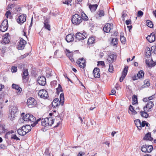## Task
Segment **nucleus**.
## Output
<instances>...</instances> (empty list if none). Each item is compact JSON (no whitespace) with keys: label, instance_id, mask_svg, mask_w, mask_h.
<instances>
[{"label":"nucleus","instance_id":"1","mask_svg":"<svg viewBox=\"0 0 156 156\" xmlns=\"http://www.w3.org/2000/svg\"><path fill=\"white\" fill-rule=\"evenodd\" d=\"M59 101L58 98L55 99L52 103V106L55 108H58V106L61 105V106L63 105L64 97V94L63 93H62L60 96Z\"/></svg>","mask_w":156,"mask_h":156},{"label":"nucleus","instance_id":"2","mask_svg":"<svg viewBox=\"0 0 156 156\" xmlns=\"http://www.w3.org/2000/svg\"><path fill=\"white\" fill-rule=\"evenodd\" d=\"M31 129L30 126V125H27L25 126H23L21 129H19L17 130L18 133L20 135L24 136L30 131Z\"/></svg>","mask_w":156,"mask_h":156},{"label":"nucleus","instance_id":"3","mask_svg":"<svg viewBox=\"0 0 156 156\" xmlns=\"http://www.w3.org/2000/svg\"><path fill=\"white\" fill-rule=\"evenodd\" d=\"M82 21V18L78 14H76L72 16L71 21L73 24L78 25Z\"/></svg>","mask_w":156,"mask_h":156},{"label":"nucleus","instance_id":"4","mask_svg":"<svg viewBox=\"0 0 156 156\" xmlns=\"http://www.w3.org/2000/svg\"><path fill=\"white\" fill-rule=\"evenodd\" d=\"M18 112L17 107L15 106H12L10 111L9 115V118L11 120H12L15 117L16 114Z\"/></svg>","mask_w":156,"mask_h":156},{"label":"nucleus","instance_id":"5","mask_svg":"<svg viewBox=\"0 0 156 156\" xmlns=\"http://www.w3.org/2000/svg\"><path fill=\"white\" fill-rule=\"evenodd\" d=\"M76 42L82 41L85 39L87 37V34L86 33L83 32L77 33L74 35Z\"/></svg>","mask_w":156,"mask_h":156},{"label":"nucleus","instance_id":"6","mask_svg":"<svg viewBox=\"0 0 156 156\" xmlns=\"http://www.w3.org/2000/svg\"><path fill=\"white\" fill-rule=\"evenodd\" d=\"M8 28V20H4L2 22L0 27V30L2 32L5 31Z\"/></svg>","mask_w":156,"mask_h":156},{"label":"nucleus","instance_id":"7","mask_svg":"<svg viewBox=\"0 0 156 156\" xmlns=\"http://www.w3.org/2000/svg\"><path fill=\"white\" fill-rule=\"evenodd\" d=\"M37 104V101L33 98L30 97L28 99L27 101V105L30 108L34 107Z\"/></svg>","mask_w":156,"mask_h":156},{"label":"nucleus","instance_id":"8","mask_svg":"<svg viewBox=\"0 0 156 156\" xmlns=\"http://www.w3.org/2000/svg\"><path fill=\"white\" fill-rule=\"evenodd\" d=\"M38 96L41 98L43 99L47 98L48 97L47 92L44 89L41 90L38 93Z\"/></svg>","mask_w":156,"mask_h":156},{"label":"nucleus","instance_id":"9","mask_svg":"<svg viewBox=\"0 0 156 156\" xmlns=\"http://www.w3.org/2000/svg\"><path fill=\"white\" fill-rule=\"evenodd\" d=\"M112 25V23H106L103 28V30L107 33L111 32L113 28Z\"/></svg>","mask_w":156,"mask_h":156},{"label":"nucleus","instance_id":"10","mask_svg":"<svg viewBox=\"0 0 156 156\" xmlns=\"http://www.w3.org/2000/svg\"><path fill=\"white\" fill-rule=\"evenodd\" d=\"M154 105L152 101H149L147 103L146 106L144 108V110L147 112H150Z\"/></svg>","mask_w":156,"mask_h":156},{"label":"nucleus","instance_id":"11","mask_svg":"<svg viewBox=\"0 0 156 156\" xmlns=\"http://www.w3.org/2000/svg\"><path fill=\"white\" fill-rule=\"evenodd\" d=\"M26 44V41L23 38H21L19 42V44L18 45V49L19 50L23 49L25 47Z\"/></svg>","mask_w":156,"mask_h":156},{"label":"nucleus","instance_id":"12","mask_svg":"<svg viewBox=\"0 0 156 156\" xmlns=\"http://www.w3.org/2000/svg\"><path fill=\"white\" fill-rule=\"evenodd\" d=\"M26 15L22 14L19 16L17 20V22L19 24H23L26 21Z\"/></svg>","mask_w":156,"mask_h":156},{"label":"nucleus","instance_id":"13","mask_svg":"<svg viewBox=\"0 0 156 156\" xmlns=\"http://www.w3.org/2000/svg\"><path fill=\"white\" fill-rule=\"evenodd\" d=\"M76 63L80 68H84L85 66V60L83 58H79Z\"/></svg>","mask_w":156,"mask_h":156},{"label":"nucleus","instance_id":"14","mask_svg":"<svg viewBox=\"0 0 156 156\" xmlns=\"http://www.w3.org/2000/svg\"><path fill=\"white\" fill-rule=\"evenodd\" d=\"M128 68V67L127 66H125V68H124L122 72V74L121 76L119 79V81L120 82H122V81L125 78L127 73Z\"/></svg>","mask_w":156,"mask_h":156},{"label":"nucleus","instance_id":"15","mask_svg":"<svg viewBox=\"0 0 156 156\" xmlns=\"http://www.w3.org/2000/svg\"><path fill=\"white\" fill-rule=\"evenodd\" d=\"M37 82L40 85L44 86L46 83V78L43 76L39 77L38 78Z\"/></svg>","mask_w":156,"mask_h":156},{"label":"nucleus","instance_id":"16","mask_svg":"<svg viewBox=\"0 0 156 156\" xmlns=\"http://www.w3.org/2000/svg\"><path fill=\"white\" fill-rule=\"evenodd\" d=\"M146 39L149 42L151 43L153 42L155 39L154 33V32L151 33L150 35H148L146 37Z\"/></svg>","mask_w":156,"mask_h":156},{"label":"nucleus","instance_id":"17","mask_svg":"<svg viewBox=\"0 0 156 156\" xmlns=\"http://www.w3.org/2000/svg\"><path fill=\"white\" fill-rule=\"evenodd\" d=\"M10 36L9 33H7L3 36V42L5 44L8 43L10 41Z\"/></svg>","mask_w":156,"mask_h":156},{"label":"nucleus","instance_id":"18","mask_svg":"<svg viewBox=\"0 0 156 156\" xmlns=\"http://www.w3.org/2000/svg\"><path fill=\"white\" fill-rule=\"evenodd\" d=\"M116 56L114 54H112L108 56L107 60L108 62L112 63L115 60Z\"/></svg>","mask_w":156,"mask_h":156},{"label":"nucleus","instance_id":"19","mask_svg":"<svg viewBox=\"0 0 156 156\" xmlns=\"http://www.w3.org/2000/svg\"><path fill=\"white\" fill-rule=\"evenodd\" d=\"M100 69L98 68H95L93 70L94 76L95 78H99L100 76Z\"/></svg>","mask_w":156,"mask_h":156},{"label":"nucleus","instance_id":"20","mask_svg":"<svg viewBox=\"0 0 156 156\" xmlns=\"http://www.w3.org/2000/svg\"><path fill=\"white\" fill-rule=\"evenodd\" d=\"M74 34L71 33L67 35L66 38V40L68 42H72L74 40Z\"/></svg>","mask_w":156,"mask_h":156},{"label":"nucleus","instance_id":"21","mask_svg":"<svg viewBox=\"0 0 156 156\" xmlns=\"http://www.w3.org/2000/svg\"><path fill=\"white\" fill-rule=\"evenodd\" d=\"M48 122V118H46L41 119V125L44 127L48 126V124H47Z\"/></svg>","mask_w":156,"mask_h":156},{"label":"nucleus","instance_id":"22","mask_svg":"<svg viewBox=\"0 0 156 156\" xmlns=\"http://www.w3.org/2000/svg\"><path fill=\"white\" fill-rule=\"evenodd\" d=\"M66 54L72 62L74 61L73 58H72L73 53L72 52H70L69 50H67Z\"/></svg>","mask_w":156,"mask_h":156},{"label":"nucleus","instance_id":"23","mask_svg":"<svg viewBox=\"0 0 156 156\" xmlns=\"http://www.w3.org/2000/svg\"><path fill=\"white\" fill-rule=\"evenodd\" d=\"M28 75V70L27 69H23V74L22 76L23 80L26 78L27 77Z\"/></svg>","mask_w":156,"mask_h":156},{"label":"nucleus","instance_id":"24","mask_svg":"<svg viewBox=\"0 0 156 156\" xmlns=\"http://www.w3.org/2000/svg\"><path fill=\"white\" fill-rule=\"evenodd\" d=\"M12 87L13 88L17 90V93H20L22 90L21 88L18 85L15 84H13L12 85Z\"/></svg>","mask_w":156,"mask_h":156},{"label":"nucleus","instance_id":"25","mask_svg":"<svg viewBox=\"0 0 156 156\" xmlns=\"http://www.w3.org/2000/svg\"><path fill=\"white\" fill-rule=\"evenodd\" d=\"M135 124L139 129H141V123L140 120L139 119L136 120L134 121Z\"/></svg>","mask_w":156,"mask_h":156},{"label":"nucleus","instance_id":"26","mask_svg":"<svg viewBox=\"0 0 156 156\" xmlns=\"http://www.w3.org/2000/svg\"><path fill=\"white\" fill-rule=\"evenodd\" d=\"M98 6L97 4L90 5L89 7L91 12H94L97 9Z\"/></svg>","mask_w":156,"mask_h":156},{"label":"nucleus","instance_id":"27","mask_svg":"<svg viewBox=\"0 0 156 156\" xmlns=\"http://www.w3.org/2000/svg\"><path fill=\"white\" fill-rule=\"evenodd\" d=\"M143 139L144 140H148L151 141L153 140L152 137H151V133H148L146 134Z\"/></svg>","mask_w":156,"mask_h":156},{"label":"nucleus","instance_id":"28","mask_svg":"<svg viewBox=\"0 0 156 156\" xmlns=\"http://www.w3.org/2000/svg\"><path fill=\"white\" fill-rule=\"evenodd\" d=\"M144 76V73L142 70L140 71L137 74V77L139 78H143Z\"/></svg>","mask_w":156,"mask_h":156},{"label":"nucleus","instance_id":"29","mask_svg":"<svg viewBox=\"0 0 156 156\" xmlns=\"http://www.w3.org/2000/svg\"><path fill=\"white\" fill-rule=\"evenodd\" d=\"M48 122L47 124H48V126H51L54 122V119L51 117L48 118Z\"/></svg>","mask_w":156,"mask_h":156},{"label":"nucleus","instance_id":"30","mask_svg":"<svg viewBox=\"0 0 156 156\" xmlns=\"http://www.w3.org/2000/svg\"><path fill=\"white\" fill-rule=\"evenodd\" d=\"M151 51L149 48H147L146 50V55L147 57H150L151 55Z\"/></svg>","mask_w":156,"mask_h":156},{"label":"nucleus","instance_id":"31","mask_svg":"<svg viewBox=\"0 0 156 156\" xmlns=\"http://www.w3.org/2000/svg\"><path fill=\"white\" fill-rule=\"evenodd\" d=\"M95 41L94 38L93 37H90L88 40V44H92Z\"/></svg>","mask_w":156,"mask_h":156},{"label":"nucleus","instance_id":"32","mask_svg":"<svg viewBox=\"0 0 156 156\" xmlns=\"http://www.w3.org/2000/svg\"><path fill=\"white\" fill-rule=\"evenodd\" d=\"M31 115L30 114H27L25 115L23 117V120L25 121H28V118L30 117Z\"/></svg>","mask_w":156,"mask_h":156},{"label":"nucleus","instance_id":"33","mask_svg":"<svg viewBox=\"0 0 156 156\" xmlns=\"http://www.w3.org/2000/svg\"><path fill=\"white\" fill-rule=\"evenodd\" d=\"M51 72L52 70L51 69H49L46 71V73L47 77H49L51 76L52 75V74L51 73Z\"/></svg>","mask_w":156,"mask_h":156},{"label":"nucleus","instance_id":"34","mask_svg":"<svg viewBox=\"0 0 156 156\" xmlns=\"http://www.w3.org/2000/svg\"><path fill=\"white\" fill-rule=\"evenodd\" d=\"M28 122H34L36 120V118L34 116H33L32 115H30V117L28 118Z\"/></svg>","mask_w":156,"mask_h":156},{"label":"nucleus","instance_id":"35","mask_svg":"<svg viewBox=\"0 0 156 156\" xmlns=\"http://www.w3.org/2000/svg\"><path fill=\"white\" fill-rule=\"evenodd\" d=\"M137 103V96L135 95L133 96V102L132 104L134 105V104Z\"/></svg>","mask_w":156,"mask_h":156},{"label":"nucleus","instance_id":"36","mask_svg":"<svg viewBox=\"0 0 156 156\" xmlns=\"http://www.w3.org/2000/svg\"><path fill=\"white\" fill-rule=\"evenodd\" d=\"M147 152L148 153L151 152L152 151L153 147L152 145L148 146L147 145Z\"/></svg>","mask_w":156,"mask_h":156},{"label":"nucleus","instance_id":"37","mask_svg":"<svg viewBox=\"0 0 156 156\" xmlns=\"http://www.w3.org/2000/svg\"><path fill=\"white\" fill-rule=\"evenodd\" d=\"M5 16L7 18L11 19L12 17L11 16V13L9 11H7L5 14Z\"/></svg>","mask_w":156,"mask_h":156},{"label":"nucleus","instance_id":"38","mask_svg":"<svg viewBox=\"0 0 156 156\" xmlns=\"http://www.w3.org/2000/svg\"><path fill=\"white\" fill-rule=\"evenodd\" d=\"M44 25L45 28L47 29L48 30H50V26L48 22H45Z\"/></svg>","mask_w":156,"mask_h":156},{"label":"nucleus","instance_id":"39","mask_svg":"<svg viewBox=\"0 0 156 156\" xmlns=\"http://www.w3.org/2000/svg\"><path fill=\"white\" fill-rule=\"evenodd\" d=\"M147 25L150 28H152L153 27V24L151 21L150 20H147L146 22Z\"/></svg>","mask_w":156,"mask_h":156},{"label":"nucleus","instance_id":"40","mask_svg":"<svg viewBox=\"0 0 156 156\" xmlns=\"http://www.w3.org/2000/svg\"><path fill=\"white\" fill-rule=\"evenodd\" d=\"M147 145H145L142 146L141 150L143 152H146L147 151Z\"/></svg>","mask_w":156,"mask_h":156},{"label":"nucleus","instance_id":"41","mask_svg":"<svg viewBox=\"0 0 156 156\" xmlns=\"http://www.w3.org/2000/svg\"><path fill=\"white\" fill-rule=\"evenodd\" d=\"M145 111H144V112H141V115L143 117H144L145 118H147L148 116V114H147V113L145 112Z\"/></svg>","mask_w":156,"mask_h":156},{"label":"nucleus","instance_id":"42","mask_svg":"<svg viewBox=\"0 0 156 156\" xmlns=\"http://www.w3.org/2000/svg\"><path fill=\"white\" fill-rule=\"evenodd\" d=\"M81 17L82 18V20L83 19L84 20L87 21L88 20V18L87 15L84 13H83L81 14Z\"/></svg>","mask_w":156,"mask_h":156},{"label":"nucleus","instance_id":"43","mask_svg":"<svg viewBox=\"0 0 156 156\" xmlns=\"http://www.w3.org/2000/svg\"><path fill=\"white\" fill-rule=\"evenodd\" d=\"M144 87H148L150 85V83L149 81L148 80H146L144 81Z\"/></svg>","mask_w":156,"mask_h":156},{"label":"nucleus","instance_id":"44","mask_svg":"<svg viewBox=\"0 0 156 156\" xmlns=\"http://www.w3.org/2000/svg\"><path fill=\"white\" fill-rule=\"evenodd\" d=\"M117 41L118 40L117 38H114L112 40V43L114 45H116L117 44Z\"/></svg>","mask_w":156,"mask_h":156},{"label":"nucleus","instance_id":"45","mask_svg":"<svg viewBox=\"0 0 156 156\" xmlns=\"http://www.w3.org/2000/svg\"><path fill=\"white\" fill-rule=\"evenodd\" d=\"M108 71L110 72L111 73H112L113 72V65L111 64H109Z\"/></svg>","mask_w":156,"mask_h":156},{"label":"nucleus","instance_id":"46","mask_svg":"<svg viewBox=\"0 0 156 156\" xmlns=\"http://www.w3.org/2000/svg\"><path fill=\"white\" fill-rule=\"evenodd\" d=\"M98 14L100 17L103 16L105 15L104 12L102 10H100L98 12Z\"/></svg>","mask_w":156,"mask_h":156},{"label":"nucleus","instance_id":"47","mask_svg":"<svg viewBox=\"0 0 156 156\" xmlns=\"http://www.w3.org/2000/svg\"><path fill=\"white\" fill-rule=\"evenodd\" d=\"M17 69L16 67L12 66L11 69V71L12 73H15L16 72Z\"/></svg>","mask_w":156,"mask_h":156},{"label":"nucleus","instance_id":"48","mask_svg":"<svg viewBox=\"0 0 156 156\" xmlns=\"http://www.w3.org/2000/svg\"><path fill=\"white\" fill-rule=\"evenodd\" d=\"M41 120V119H38L35 122H33V123L31 124V126L32 127H34L35 125H36L37 124L38 122L40 121Z\"/></svg>","mask_w":156,"mask_h":156},{"label":"nucleus","instance_id":"49","mask_svg":"<svg viewBox=\"0 0 156 156\" xmlns=\"http://www.w3.org/2000/svg\"><path fill=\"white\" fill-rule=\"evenodd\" d=\"M5 128L3 126L0 124V133L4 132Z\"/></svg>","mask_w":156,"mask_h":156},{"label":"nucleus","instance_id":"50","mask_svg":"<svg viewBox=\"0 0 156 156\" xmlns=\"http://www.w3.org/2000/svg\"><path fill=\"white\" fill-rule=\"evenodd\" d=\"M72 1V0H65L64 2H63V3L64 4L69 5V4Z\"/></svg>","mask_w":156,"mask_h":156},{"label":"nucleus","instance_id":"51","mask_svg":"<svg viewBox=\"0 0 156 156\" xmlns=\"http://www.w3.org/2000/svg\"><path fill=\"white\" fill-rule=\"evenodd\" d=\"M126 16V12L125 11H123V12L122 13V20H124V17Z\"/></svg>","mask_w":156,"mask_h":156},{"label":"nucleus","instance_id":"52","mask_svg":"<svg viewBox=\"0 0 156 156\" xmlns=\"http://www.w3.org/2000/svg\"><path fill=\"white\" fill-rule=\"evenodd\" d=\"M151 50L152 52H153L155 54H156V47L152 46L151 48Z\"/></svg>","mask_w":156,"mask_h":156},{"label":"nucleus","instance_id":"53","mask_svg":"<svg viewBox=\"0 0 156 156\" xmlns=\"http://www.w3.org/2000/svg\"><path fill=\"white\" fill-rule=\"evenodd\" d=\"M120 39L121 42L122 43H124L126 41V38L123 36L120 37Z\"/></svg>","mask_w":156,"mask_h":156},{"label":"nucleus","instance_id":"54","mask_svg":"<svg viewBox=\"0 0 156 156\" xmlns=\"http://www.w3.org/2000/svg\"><path fill=\"white\" fill-rule=\"evenodd\" d=\"M143 14V12L141 11L140 10L138 11L137 13V16H142Z\"/></svg>","mask_w":156,"mask_h":156},{"label":"nucleus","instance_id":"55","mask_svg":"<svg viewBox=\"0 0 156 156\" xmlns=\"http://www.w3.org/2000/svg\"><path fill=\"white\" fill-rule=\"evenodd\" d=\"M57 91L60 92L62 91V88L61 86L60 85H58V87L57 89Z\"/></svg>","mask_w":156,"mask_h":156},{"label":"nucleus","instance_id":"56","mask_svg":"<svg viewBox=\"0 0 156 156\" xmlns=\"http://www.w3.org/2000/svg\"><path fill=\"white\" fill-rule=\"evenodd\" d=\"M11 138L15 140H20V139L16 135H14L12 136Z\"/></svg>","mask_w":156,"mask_h":156},{"label":"nucleus","instance_id":"57","mask_svg":"<svg viewBox=\"0 0 156 156\" xmlns=\"http://www.w3.org/2000/svg\"><path fill=\"white\" fill-rule=\"evenodd\" d=\"M85 154V153L84 152H82V151L80 152L77 156H82Z\"/></svg>","mask_w":156,"mask_h":156},{"label":"nucleus","instance_id":"58","mask_svg":"<svg viewBox=\"0 0 156 156\" xmlns=\"http://www.w3.org/2000/svg\"><path fill=\"white\" fill-rule=\"evenodd\" d=\"M131 23V20H126V24L127 25H128Z\"/></svg>","mask_w":156,"mask_h":156},{"label":"nucleus","instance_id":"59","mask_svg":"<svg viewBox=\"0 0 156 156\" xmlns=\"http://www.w3.org/2000/svg\"><path fill=\"white\" fill-rule=\"evenodd\" d=\"M146 122L145 121H143L142 122V123H141V127H143L145 126V124H146Z\"/></svg>","mask_w":156,"mask_h":156},{"label":"nucleus","instance_id":"60","mask_svg":"<svg viewBox=\"0 0 156 156\" xmlns=\"http://www.w3.org/2000/svg\"><path fill=\"white\" fill-rule=\"evenodd\" d=\"M98 64L101 66H105V64L103 61H99L98 62Z\"/></svg>","mask_w":156,"mask_h":156},{"label":"nucleus","instance_id":"61","mask_svg":"<svg viewBox=\"0 0 156 156\" xmlns=\"http://www.w3.org/2000/svg\"><path fill=\"white\" fill-rule=\"evenodd\" d=\"M132 78L133 80H137L138 79V78H139L137 77V76H136V75H134L133 76Z\"/></svg>","mask_w":156,"mask_h":156},{"label":"nucleus","instance_id":"62","mask_svg":"<svg viewBox=\"0 0 156 156\" xmlns=\"http://www.w3.org/2000/svg\"><path fill=\"white\" fill-rule=\"evenodd\" d=\"M129 110L131 111V112H132L133 110H134V108L133 106H132L131 105H130L129 108Z\"/></svg>","mask_w":156,"mask_h":156},{"label":"nucleus","instance_id":"63","mask_svg":"<svg viewBox=\"0 0 156 156\" xmlns=\"http://www.w3.org/2000/svg\"><path fill=\"white\" fill-rule=\"evenodd\" d=\"M154 98V95H153L149 97L148 98V100H152L153 98Z\"/></svg>","mask_w":156,"mask_h":156},{"label":"nucleus","instance_id":"64","mask_svg":"<svg viewBox=\"0 0 156 156\" xmlns=\"http://www.w3.org/2000/svg\"><path fill=\"white\" fill-rule=\"evenodd\" d=\"M115 88H116L117 90H119L120 89V87H119L118 84H116L115 86Z\"/></svg>","mask_w":156,"mask_h":156}]
</instances>
